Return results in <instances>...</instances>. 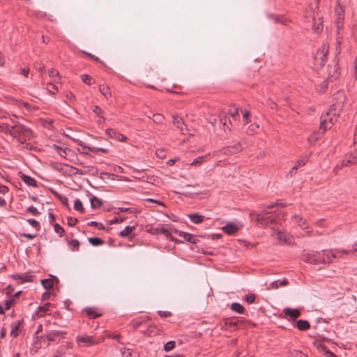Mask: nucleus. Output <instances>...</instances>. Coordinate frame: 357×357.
Here are the masks:
<instances>
[{
  "label": "nucleus",
  "instance_id": "8fccbe9b",
  "mask_svg": "<svg viewBox=\"0 0 357 357\" xmlns=\"http://www.w3.org/2000/svg\"><path fill=\"white\" fill-rule=\"evenodd\" d=\"M34 66L38 72H43L45 69V66L40 62H36Z\"/></svg>",
  "mask_w": 357,
  "mask_h": 357
},
{
  "label": "nucleus",
  "instance_id": "c85d7f7f",
  "mask_svg": "<svg viewBox=\"0 0 357 357\" xmlns=\"http://www.w3.org/2000/svg\"><path fill=\"white\" fill-rule=\"evenodd\" d=\"M89 242L93 246L101 245L104 243V241L98 237H91L89 238Z\"/></svg>",
  "mask_w": 357,
  "mask_h": 357
},
{
  "label": "nucleus",
  "instance_id": "4c0bfd02",
  "mask_svg": "<svg viewBox=\"0 0 357 357\" xmlns=\"http://www.w3.org/2000/svg\"><path fill=\"white\" fill-rule=\"evenodd\" d=\"M328 79L321 82V84H320V88L319 89V93H324L326 91V89L328 87Z\"/></svg>",
  "mask_w": 357,
  "mask_h": 357
},
{
  "label": "nucleus",
  "instance_id": "f704fd0d",
  "mask_svg": "<svg viewBox=\"0 0 357 357\" xmlns=\"http://www.w3.org/2000/svg\"><path fill=\"white\" fill-rule=\"evenodd\" d=\"M165 119V116L160 114H155L153 115V121L156 123H161Z\"/></svg>",
  "mask_w": 357,
  "mask_h": 357
},
{
  "label": "nucleus",
  "instance_id": "f3484780",
  "mask_svg": "<svg viewBox=\"0 0 357 357\" xmlns=\"http://www.w3.org/2000/svg\"><path fill=\"white\" fill-rule=\"evenodd\" d=\"M21 179L28 185L36 187L37 185L36 181L35 179L31 178V176L25 174H22L20 176Z\"/></svg>",
  "mask_w": 357,
  "mask_h": 357
},
{
  "label": "nucleus",
  "instance_id": "603ef678",
  "mask_svg": "<svg viewBox=\"0 0 357 357\" xmlns=\"http://www.w3.org/2000/svg\"><path fill=\"white\" fill-rule=\"evenodd\" d=\"M27 222L33 227H35L37 229H39L40 224L38 221H36L35 219H29L27 220Z\"/></svg>",
  "mask_w": 357,
  "mask_h": 357
},
{
  "label": "nucleus",
  "instance_id": "052dcab7",
  "mask_svg": "<svg viewBox=\"0 0 357 357\" xmlns=\"http://www.w3.org/2000/svg\"><path fill=\"white\" fill-rule=\"evenodd\" d=\"M279 286H280V281L279 280L274 281L270 284L268 289H278L279 287Z\"/></svg>",
  "mask_w": 357,
  "mask_h": 357
},
{
  "label": "nucleus",
  "instance_id": "2eb2a0df",
  "mask_svg": "<svg viewBox=\"0 0 357 357\" xmlns=\"http://www.w3.org/2000/svg\"><path fill=\"white\" fill-rule=\"evenodd\" d=\"M250 217L251 218L252 220H255L257 222L260 223L261 225H262V223H265L264 220H266L264 216L260 213H257L255 211H252L250 213Z\"/></svg>",
  "mask_w": 357,
  "mask_h": 357
},
{
  "label": "nucleus",
  "instance_id": "7c9ffc66",
  "mask_svg": "<svg viewBox=\"0 0 357 357\" xmlns=\"http://www.w3.org/2000/svg\"><path fill=\"white\" fill-rule=\"evenodd\" d=\"M74 208L80 212V213H84V208L83 207V205H82V202L79 199H77L75 202H74Z\"/></svg>",
  "mask_w": 357,
  "mask_h": 357
},
{
  "label": "nucleus",
  "instance_id": "a18cd8bd",
  "mask_svg": "<svg viewBox=\"0 0 357 357\" xmlns=\"http://www.w3.org/2000/svg\"><path fill=\"white\" fill-rule=\"evenodd\" d=\"M174 346H175V342L174 341H169L165 344L164 349L166 351H169L172 349H174Z\"/></svg>",
  "mask_w": 357,
  "mask_h": 357
},
{
  "label": "nucleus",
  "instance_id": "6e6d98bb",
  "mask_svg": "<svg viewBox=\"0 0 357 357\" xmlns=\"http://www.w3.org/2000/svg\"><path fill=\"white\" fill-rule=\"evenodd\" d=\"M68 225L70 226H74L77 222V219L72 217L67 218Z\"/></svg>",
  "mask_w": 357,
  "mask_h": 357
},
{
  "label": "nucleus",
  "instance_id": "4468645a",
  "mask_svg": "<svg viewBox=\"0 0 357 357\" xmlns=\"http://www.w3.org/2000/svg\"><path fill=\"white\" fill-rule=\"evenodd\" d=\"M283 312L285 316L290 317L292 319H296L300 317L301 312L298 309H293L290 307H286L284 309Z\"/></svg>",
  "mask_w": 357,
  "mask_h": 357
},
{
  "label": "nucleus",
  "instance_id": "ddd939ff",
  "mask_svg": "<svg viewBox=\"0 0 357 357\" xmlns=\"http://www.w3.org/2000/svg\"><path fill=\"white\" fill-rule=\"evenodd\" d=\"M65 334L61 331H51L45 335V337L50 342H55L62 338Z\"/></svg>",
  "mask_w": 357,
  "mask_h": 357
},
{
  "label": "nucleus",
  "instance_id": "a211bd4d",
  "mask_svg": "<svg viewBox=\"0 0 357 357\" xmlns=\"http://www.w3.org/2000/svg\"><path fill=\"white\" fill-rule=\"evenodd\" d=\"M74 141L79 146H83L84 148H86V146L84 145V142L81 140H79V139H74ZM87 149H89L90 151L94 152V153H96L98 151H100V152H102V153H107V149H103V148H89V147H87Z\"/></svg>",
  "mask_w": 357,
  "mask_h": 357
},
{
  "label": "nucleus",
  "instance_id": "1a4fd4ad",
  "mask_svg": "<svg viewBox=\"0 0 357 357\" xmlns=\"http://www.w3.org/2000/svg\"><path fill=\"white\" fill-rule=\"evenodd\" d=\"M245 146V142H239L233 146H229L224 148L222 151L224 154L232 155L241 151Z\"/></svg>",
  "mask_w": 357,
  "mask_h": 357
},
{
  "label": "nucleus",
  "instance_id": "9b49d317",
  "mask_svg": "<svg viewBox=\"0 0 357 357\" xmlns=\"http://www.w3.org/2000/svg\"><path fill=\"white\" fill-rule=\"evenodd\" d=\"M173 124L181 130L182 134L185 135L188 131L187 126L185 124L183 119L177 115L173 116Z\"/></svg>",
  "mask_w": 357,
  "mask_h": 357
},
{
  "label": "nucleus",
  "instance_id": "e2e57ef3",
  "mask_svg": "<svg viewBox=\"0 0 357 357\" xmlns=\"http://www.w3.org/2000/svg\"><path fill=\"white\" fill-rule=\"evenodd\" d=\"M158 314L161 317H169L171 316V312L168 311H158Z\"/></svg>",
  "mask_w": 357,
  "mask_h": 357
},
{
  "label": "nucleus",
  "instance_id": "bf43d9fd",
  "mask_svg": "<svg viewBox=\"0 0 357 357\" xmlns=\"http://www.w3.org/2000/svg\"><path fill=\"white\" fill-rule=\"evenodd\" d=\"M93 112L94 113H96L98 116L102 114V113H103V112L101 109V108L99 106H97V105L93 107Z\"/></svg>",
  "mask_w": 357,
  "mask_h": 357
},
{
  "label": "nucleus",
  "instance_id": "09e8293b",
  "mask_svg": "<svg viewBox=\"0 0 357 357\" xmlns=\"http://www.w3.org/2000/svg\"><path fill=\"white\" fill-rule=\"evenodd\" d=\"M70 245H71L72 250L73 251L78 250L79 243V241L77 240H72L70 242Z\"/></svg>",
  "mask_w": 357,
  "mask_h": 357
},
{
  "label": "nucleus",
  "instance_id": "6ab92c4d",
  "mask_svg": "<svg viewBox=\"0 0 357 357\" xmlns=\"http://www.w3.org/2000/svg\"><path fill=\"white\" fill-rule=\"evenodd\" d=\"M90 202H91V206L93 209L100 208L101 206V205L102 204V201L93 195L91 196V197L90 198Z\"/></svg>",
  "mask_w": 357,
  "mask_h": 357
},
{
  "label": "nucleus",
  "instance_id": "49530a36",
  "mask_svg": "<svg viewBox=\"0 0 357 357\" xmlns=\"http://www.w3.org/2000/svg\"><path fill=\"white\" fill-rule=\"evenodd\" d=\"M82 80L86 84L91 85L92 77L88 75H82Z\"/></svg>",
  "mask_w": 357,
  "mask_h": 357
},
{
  "label": "nucleus",
  "instance_id": "0eeeda50",
  "mask_svg": "<svg viewBox=\"0 0 357 357\" xmlns=\"http://www.w3.org/2000/svg\"><path fill=\"white\" fill-rule=\"evenodd\" d=\"M328 51V46L326 45H324L317 52L315 56H314V61L319 66L324 65Z\"/></svg>",
  "mask_w": 357,
  "mask_h": 357
},
{
  "label": "nucleus",
  "instance_id": "2f4dec72",
  "mask_svg": "<svg viewBox=\"0 0 357 357\" xmlns=\"http://www.w3.org/2000/svg\"><path fill=\"white\" fill-rule=\"evenodd\" d=\"M100 91L102 93L103 96L105 97H108L111 96V93L109 91V88L106 85H100L99 87Z\"/></svg>",
  "mask_w": 357,
  "mask_h": 357
},
{
  "label": "nucleus",
  "instance_id": "5701e85b",
  "mask_svg": "<svg viewBox=\"0 0 357 357\" xmlns=\"http://www.w3.org/2000/svg\"><path fill=\"white\" fill-rule=\"evenodd\" d=\"M188 217L195 224L202 222L204 219V215H199L198 213L190 214L188 215Z\"/></svg>",
  "mask_w": 357,
  "mask_h": 357
},
{
  "label": "nucleus",
  "instance_id": "0e129e2a",
  "mask_svg": "<svg viewBox=\"0 0 357 357\" xmlns=\"http://www.w3.org/2000/svg\"><path fill=\"white\" fill-rule=\"evenodd\" d=\"M158 158H163L165 156V151L162 149H158L155 152Z\"/></svg>",
  "mask_w": 357,
  "mask_h": 357
},
{
  "label": "nucleus",
  "instance_id": "ea45409f",
  "mask_svg": "<svg viewBox=\"0 0 357 357\" xmlns=\"http://www.w3.org/2000/svg\"><path fill=\"white\" fill-rule=\"evenodd\" d=\"M54 229L56 233L59 234L60 236H62L65 232L64 229L57 223L54 225Z\"/></svg>",
  "mask_w": 357,
  "mask_h": 357
},
{
  "label": "nucleus",
  "instance_id": "37998d69",
  "mask_svg": "<svg viewBox=\"0 0 357 357\" xmlns=\"http://www.w3.org/2000/svg\"><path fill=\"white\" fill-rule=\"evenodd\" d=\"M54 148L55 150L57 151V153L61 156V157H64L66 158V150L63 149L62 147L59 146H57V145H54Z\"/></svg>",
  "mask_w": 357,
  "mask_h": 357
},
{
  "label": "nucleus",
  "instance_id": "cd10ccee",
  "mask_svg": "<svg viewBox=\"0 0 357 357\" xmlns=\"http://www.w3.org/2000/svg\"><path fill=\"white\" fill-rule=\"evenodd\" d=\"M231 309L239 314H243L244 312L243 306L238 303H233L231 305Z\"/></svg>",
  "mask_w": 357,
  "mask_h": 357
},
{
  "label": "nucleus",
  "instance_id": "20e7f679",
  "mask_svg": "<svg viewBox=\"0 0 357 357\" xmlns=\"http://www.w3.org/2000/svg\"><path fill=\"white\" fill-rule=\"evenodd\" d=\"M357 163V153L351 152L345 155L344 158L340 160L333 169V172L337 174L338 171L343 167H349Z\"/></svg>",
  "mask_w": 357,
  "mask_h": 357
},
{
  "label": "nucleus",
  "instance_id": "69168bd1",
  "mask_svg": "<svg viewBox=\"0 0 357 357\" xmlns=\"http://www.w3.org/2000/svg\"><path fill=\"white\" fill-rule=\"evenodd\" d=\"M275 206L274 204H270L266 206H264L262 209L263 213H264L265 215H268L269 212L267 211L268 209L273 208Z\"/></svg>",
  "mask_w": 357,
  "mask_h": 357
},
{
  "label": "nucleus",
  "instance_id": "473e14b6",
  "mask_svg": "<svg viewBox=\"0 0 357 357\" xmlns=\"http://www.w3.org/2000/svg\"><path fill=\"white\" fill-rule=\"evenodd\" d=\"M335 12L337 15V20H342V16L344 14V10L342 7V6L340 5V2H339V0H337V8L335 9Z\"/></svg>",
  "mask_w": 357,
  "mask_h": 357
},
{
  "label": "nucleus",
  "instance_id": "aec40b11",
  "mask_svg": "<svg viewBox=\"0 0 357 357\" xmlns=\"http://www.w3.org/2000/svg\"><path fill=\"white\" fill-rule=\"evenodd\" d=\"M296 326L300 331H306L310 328V323L306 320H298L296 323Z\"/></svg>",
  "mask_w": 357,
  "mask_h": 357
},
{
  "label": "nucleus",
  "instance_id": "79ce46f5",
  "mask_svg": "<svg viewBox=\"0 0 357 357\" xmlns=\"http://www.w3.org/2000/svg\"><path fill=\"white\" fill-rule=\"evenodd\" d=\"M85 311L91 318H96L100 316L99 314L95 312L91 308H86L85 309Z\"/></svg>",
  "mask_w": 357,
  "mask_h": 357
},
{
  "label": "nucleus",
  "instance_id": "a19ab883",
  "mask_svg": "<svg viewBox=\"0 0 357 357\" xmlns=\"http://www.w3.org/2000/svg\"><path fill=\"white\" fill-rule=\"evenodd\" d=\"M206 157V155H203V156H200V157L195 159L192 161V162L190 164V165L195 166V165L202 163L204 161Z\"/></svg>",
  "mask_w": 357,
  "mask_h": 357
},
{
  "label": "nucleus",
  "instance_id": "13d9d810",
  "mask_svg": "<svg viewBox=\"0 0 357 357\" xmlns=\"http://www.w3.org/2000/svg\"><path fill=\"white\" fill-rule=\"evenodd\" d=\"M264 218L266 220H264L265 223H262V225L267 226L269 224L272 223L273 222V219L270 216H264Z\"/></svg>",
  "mask_w": 357,
  "mask_h": 357
},
{
  "label": "nucleus",
  "instance_id": "5fc2aeb1",
  "mask_svg": "<svg viewBox=\"0 0 357 357\" xmlns=\"http://www.w3.org/2000/svg\"><path fill=\"white\" fill-rule=\"evenodd\" d=\"M243 117L245 123H248L250 122V112L247 110H244L243 112Z\"/></svg>",
  "mask_w": 357,
  "mask_h": 357
},
{
  "label": "nucleus",
  "instance_id": "39448f33",
  "mask_svg": "<svg viewBox=\"0 0 357 357\" xmlns=\"http://www.w3.org/2000/svg\"><path fill=\"white\" fill-rule=\"evenodd\" d=\"M321 252L324 254V257L327 260L326 263H330L331 261L332 258H337L338 257L342 256L343 254H348L349 252H353L355 255L357 256V243L356 244V248L351 250H322Z\"/></svg>",
  "mask_w": 357,
  "mask_h": 357
},
{
  "label": "nucleus",
  "instance_id": "f8f14e48",
  "mask_svg": "<svg viewBox=\"0 0 357 357\" xmlns=\"http://www.w3.org/2000/svg\"><path fill=\"white\" fill-rule=\"evenodd\" d=\"M241 227H239L234 223L229 222L222 227V229L225 234L233 235L237 233L240 230Z\"/></svg>",
  "mask_w": 357,
  "mask_h": 357
},
{
  "label": "nucleus",
  "instance_id": "72a5a7b5",
  "mask_svg": "<svg viewBox=\"0 0 357 357\" xmlns=\"http://www.w3.org/2000/svg\"><path fill=\"white\" fill-rule=\"evenodd\" d=\"M290 357H307V356L299 350H293L289 352Z\"/></svg>",
  "mask_w": 357,
  "mask_h": 357
},
{
  "label": "nucleus",
  "instance_id": "bb28decb",
  "mask_svg": "<svg viewBox=\"0 0 357 357\" xmlns=\"http://www.w3.org/2000/svg\"><path fill=\"white\" fill-rule=\"evenodd\" d=\"M179 236H183L188 242L196 243V238L192 234L186 232H179Z\"/></svg>",
  "mask_w": 357,
  "mask_h": 357
},
{
  "label": "nucleus",
  "instance_id": "c756f323",
  "mask_svg": "<svg viewBox=\"0 0 357 357\" xmlns=\"http://www.w3.org/2000/svg\"><path fill=\"white\" fill-rule=\"evenodd\" d=\"M43 287L46 289H50L53 286V279H44L41 280Z\"/></svg>",
  "mask_w": 357,
  "mask_h": 357
},
{
  "label": "nucleus",
  "instance_id": "680f3d73",
  "mask_svg": "<svg viewBox=\"0 0 357 357\" xmlns=\"http://www.w3.org/2000/svg\"><path fill=\"white\" fill-rule=\"evenodd\" d=\"M14 302V299L6 300L5 301L6 310H9Z\"/></svg>",
  "mask_w": 357,
  "mask_h": 357
},
{
  "label": "nucleus",
  "instance_id": "9d476101",
  "mask_svg": "<svg viewBox=\"0 0 357 357\" xmlns=\"http://www.w3.org/2000/svg\"><path fill=\"white\" fill-rule=\"evenodd\" d=\"M294 219L298 224V227L304 231L305 235H309L311 234L312 229H310L306 220L303 219L299 215H295L294 216Z\"/></svg>",
  "mask_w": 357,
  "mask_h": 357
},
{
  "label": "nucleus",
  "instance_id": "e433bc0d",
  "mask_svg": "<svg viewBox=\"0 0 357 357\" xmlns=\"http://www.w3.org/2000/svg\"><path fill=\"white\" fill-rule=\"evenodd\" d=\"M89 226L95 227L99 230H103L105 229V226L100 223L96 221H91L88 223Z\"/></svg>",
  "mask_w": 357,
  "mask_h": 357
},
{
  "label": "nucleus",
  "instance_id": "3c124183",
  "mask_svg": "<svg viewBox=\"0 0 357 357\" xmlns=\"http://www.w3.org/2000/svg\"><path fill=\"white\" fill-rule=\"evenodd\" d=\"M322 29L323 25L321 22H319L317 24L314 22V30L316 33H319L320 31H321Z\"/></svg>",
  "mask_w": 357,
  "mask_h": 357
},
{
  "label": "nucleus",
  "instance_id": "774afa93",
  "mask_svg": "<svg viewBox=\"0 0 357 357\" xmlns=\"http://www.w3.org/2000/svg\"><path fill=\"white\" fill-rule=\"evenodd\" d=\"M8 192V188L6 185H0V193L1 194H6Z\"/></svg>",
  "mask_w": 357,
  "mask_h": 357
},
{
  "label": "nucleus",
  "instance_id": "7ed1b4c3",
  "mask_svg": "<svg viewBox=\"0 0 357 357\" xmlns=\"http://www.w3.org/2000/svg\"><path fill=\"white\" fill-rule=\"evenodd\" d=\"M302 259L304 261L310 264H317L319 263L326 264L327 260L324 257V254L321 252H306L302 255Z\"/></svg>",
  "mask_w": 357,
  "mask_h": 357
},
{
  "label": "nucleus",
  "instance_id": "a878e982",
  "mask_svg": "<svg viewBox=\"0 0 357 357\" xmlns=\"http://www.w3.org/2000/svg\"><path fill=\"white\" fill-rule=\"evenodd\" d=\"M135 229V227L132 226H126L123 230H122L119 233V236L121 237H128L134 230Z\"/></svg>",
  "mask_w": 357,
  "mask_h": 357
},
{
  "label": "nucleus",
  "instance_id": "864d4df0",
  "mask_svg": "<svg viewBox=\"0 0 357 357\" xmlns=\"http://www.w3.org/2000/svg\"><path fill=\"white\" fill-rule=\"evenodd\" d=\"M47 90L52 93L54 94L57 91V87L55 84L50 83L47 85Z\"/></svg>",
  "mask_w": 357,
  "mask_h": 357
},
{
  "label": "nucleus",
  "instance_id": "338daca9",
  "mask_svg": "<svg viewBox=\"0 0 357 357\" xmlns=\"http://www.w3.org/2000/svg\"><path fill=\"white\" fill-rule=\"evenodd\" d=\"M116 139L120 142H126L127 140V137L123 134L118 133Z\"/></svg>",
  "mask_w": 357,
  "mask_h": 357
},
{
  "label": "nucleus",
  "instance_id": "b1692460",
  "mask_svg": "<svg viewBox=\"0 0 357 357\" xmlns=\"http://www.w3.org/2000/svg\"><path fill=\"white\" fill-rule=\"evenodd\" d=\"M22 324V321H17V322H15L12 324V330L10 332V335L13 337H16L18 335V330L20 327V325Z\"/></svg>",
  "mask_w": 357,
  "mask_h": 357
},
{
  "label": "nucleus",
  "instance_id": "de8ad7c7",
  "mask_svg": "<svg viewBox=\"0 0 357 357\" xmlns=\"http://www.w3.org/2000/svg\"><path fill=\"white\" fill-rule=\"evenodd\" d=\"M305 162L306 160L304 158L298 160L296 165L294 166V169H298L299 167L305 165Z\"/></svg>",
  "mask_w": 357,
  "mask_h": 357
},
{
  "label": "nucleus",
  "instance_id": "393cba45",
  "mask_svg": "<svg viewBox=\"0 0 357 357\" xmlns=\"http://www.w3.org/2000/svg\"><path fill=\"white\" fill-rule=\"evenodd\" d=\"M51 304L50 303H45L43 306H40L36 312V314L39 317L43 316L45 313L50 310Z\"/></svg>",
  "mask_w": 357,
  "mask_h": 357
},
{
  "label": "nucleus",
  "instance_id": "4be33fe9",
  "mask_svg": "<svg viewBox=\"0 0 357 357\" xmlns=\"http://www.w3.org/2000/svg\"><path fill=\"white\" fill-rule=\"evenodd\" d=\"M220 121L223 124L225 128L230 130V127L229 124H231V121L229 119H228L227 114L225 113H220Z\"/></svg>",
  "mask_w": 357,
  "mask_h": 357
},
{
  "label": "nucleus",
  "instance_id": "4d7b16f0",
  "mask_svg": "<svg viewBox=\"0 0 357 357\" xmlns=\"http://www.w3.org/2000/svg\"><path fill=\"white\" fill-rule=\"evenodd\" d=\"M27 211H28L29 213H32L33 215H34L39 214V211H38V210L36 207H34V206H29V207L27 208Z\"/></svg>",
  "mask_w": 357,
  "mask_h": 357
},
{
  "label": "nucleus",
  "instance_id": "412c9836",
  "mask_svg": "<svg viewBox=\"0 0 357 357\" xmlns=\"http://www.w3.org/2000/svg\"><path fill=\"white\" fill-rule=\"evenodd\" d=\"M277 238L278 241L285 243H290V236L286 234L285 233L282 231H278L276 233Z\"/></svg>",
  "mask_w": 357,
  "mask_h": 357
},
{
  "label": "nucleus",
  "instance_id": "f257e3e1",
  "mask_svg": "<svg viewBox=\"0 0 357 357\" xmlns=\"http://www.w3.org/2000/svg\"><path fill=\"white\" fill-rule=\"evenodd\" d=\"M335 102L331 108L321 116L320 129L324 131L331 128L337 121V119L342 112L346 100L345 94L343 91H339L335 94Z\"/></svg>",
  "mask_w": 357,
  "mask_h": 357
},
{
  "label": "nucleus",
  "instance_id": "c03bdc74",
  "mask_svg": "<svg viewBox=\"0 0 357 357\" xmlns=\"http://www.w3.org/2000/svg\"><path fill=\"white\" fill-rule=\"evenodd\" d=\"M255 299H256V296L254 294H248V295H246L245 296V300L248 303H255Z\"/></svg>",
  "mask_w": 357,
  "mask_h": 357
},
{
  "label": "nucleus",
  "instance_id": "58836bf2",
  "mask_svg": "<svg viewBox=\"0 0 357 357\" xmlns=\"http://www.w3.org/2000/svg\"><path fill=\"white\" fill-rule=\"evenodd\" d=\"M119 132L113 129L109 128L106 130V134L112 139H116Z\"/></svg>",
  "mask_w": 357,
  "mask_h": 357
},
{
  "label": "nucleus",
  "instance_id": "dca6fc26",
  "mask_svg": "<svg viewBox=\"0 0 357 357\" xmlns=\"http://www.w3.org/2000/svg\"><path fill=\"white\" fill-rule=\"evenodd\" d=\"M12 128H13V123L10 121V123H1L0 124V131L1 132L9 134L11 135L12 133Z\"/></svg>",
  "mask_w": 357,
  "mask_h": 357
},
{
  "label": "nucleus",
  "instance_id": "423d86ee",
  "mask_svg": "<svg viewBox=\"0 0 357 357\" xmlns=\"http://www.w3.org/2000/svg\"><path fill=\"white\" fill-rule=\"evenodd\" d=\"M77 342L79 345L88 347L98 344L100 340H96L93 336L84 334L77 337Z\"/></svg>",
  "mask_w": 357,
  "mask_h": 357
},
{
  "label": "nucleus",
  "instance_id": "c9c22d12",
  "mask_svg": "<svg viewBox=\"0 0 357 357\" xmlns=\"http://www.w3.org/2000/svg\"><path fill=\"white\" fill-rule=\"evenodd\" d=\"M229 114L234 121L238 120L239 114H238V108L234 107L233 109H230Z\"/></svg>",
  "mask_w": 357,
  "mask_h": 357
},
{
  "label": "nucleus",
  "instance_id": "6e6552de",
  "mask_svg": "<svg viewBox=\"0 0 357 357\" xmlns=\"http://www.w3.org/2000/svg\"><path fill=\"white\" fill-rule=\"evenodd\" d=\"M149 234L152 235H158L160 234H164L167 238L170 240H173V238L171 236L170 231L168 228L165 227L164 225H158L156 227H151L147 230Z\"/></svg>",
  "mask_w": 357,
  "mask_h": 357
},
{
  "label": "nucleus",
  "instance_id": "f03ea898",
  "mask_svg": "<svg viewBox=\"0 0 357 357\" xmlns=\"http://www.w3.org/2000/svg\"><path fill=\"white\" fill-rule=\"evenodd\" d=\"M10 121L13 123L11 136L17 139L20 144H25L24 148L31 149L32 146L29 143H26L27 140L31 139L32 137L33 133L31 129L15 121L13 119H10Z\"/></svg>",
  "mask_w": 357,
  "mask_h": 357
}]
</instances>
